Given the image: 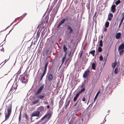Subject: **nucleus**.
<instances>
[{
    "mask_svg": "<svg viewBox=\"0 0 124 124\" xmlns=\"http://www.w3.org/2000/svg\"><path fill=\"white\" fill-rule=\"evenodd\" d=\"M100 60V61H102L103 60V58L102 55H101L99 57Z\"/></svg>",
    "mask_w": 124,
    "mask_h": 124,
    "instance_id": "obj_40",
    "label": "nucleus"
},
{
    "mask_svg": "<svg viewBox=\"0 0 124 124\" xmlns=\"http://www.w3.org/2000/svg\"><path fill=\"white\" fill-rule=\"evenodd\" d=\"M47 108H50V106L49 105H48L47 106Z\"/></svg>",
    "mask_w": 124,
    "mask_h": 124,
    "instance_id": "obj_54",
    "label": "nucleus"
},
{
    "mask_svg": "<svg viewBox=\"0 0 124 124\" xmlns=\"http://www.w3.org/2000/svg\"><path fill=\"white\" fill-rule=\"evenodd\" d=\"M39 124V123H35V124Z\"/></svg>",
    "mask_w": 124,
    "mask_h": 124,
    "instance_id": "obj_61",
    "label": "nucleus"
},
{
    "mask_svg": "<svg viewBox=\"0 0 124 124\" xmlns=\"http://www.w3.org/2000/svg\"><path fill=\"white\" fill-rule=\"evenodd\" d=\"M67 29L68 30H70V31L69 32V33H71L73 31V30L72 29L71 27L69 25L67 26Z\"/></svg>",
    "mask_w": 124,
    "mask_h": 124,
    "instance_id": "obj_10",
    "label": "nucleus"
},
{
    "mask_svg": "<svg viewBox=\"0 0 124 124\" xmlns=\"http://www.w3.org/2000/svg\"><path fill=\"white\" fill-rule=\"evenodd\" d=\"M117 64L116 62H115L113 63L112 64V66L113 68H114L116 66Z\"/></svg>",
    "mask_w": 124,
    "mask_h": 124,
    "instance_id": "obj_23",
    "label": "nucleus"
},
{
    "mask_svg": "<svg viewBox=\"0 0 124 124\" xmlns=\"http://www.w3.org/2000/svg\"><path fill=\"white\" fill-rule=\"evenodd\" d=\"M124 49V44L123 43L122 44L119 46L118 48V50H123Z\"/></svg>",
    "mask_w": 124,
    "mask_h": 124,
    "instance_id": "obj_14",
    "label": "nucleus"
},
{
    "mask_svg": "<svg viewBox=\"0 0 124 124\" xmlns=\"http://www.w3.org/2000/svg\"><path fill=\"white\" fill-rule=\"evenodd\" d=\"M65 58H65V57H64L63 58H62V64L64 63Z\"/></svg>",
    "mask_w": 124,
    "mask_h": 124,
    "instance_id": "obj_42",
    "label": "nucleus"
},
{
    "mask_svg": "<svg viewBox=\"0 0 124 124\" xmlns=\"http://www.w3.org/2000/svg\"><path fill=\"white\" fill-rule=\"evenodd\" d=\"M96 64L94 63H93L92 65V69L94 70H95V69Z\"/></svg>",
    "mask_w": 124,
    "mask_h": 124,
    "instance_id": "obj_21",
    "label": "nucleus"
},
{
    "mask_svg": "<svg viewBox=\"0 0 124 124\" xmlns=\"http://www.w3.org/2000/svg\"><path fill=\"white\" fill-rule=\"evenodd\" d=\"M53 78V76L52 74L51 73H49L48 75V79L51 82Z\"/></svg>",
    "mask_w": 124,
    "mask_h": 124,
    "instance_id": "obj_6",
    "label": "nucleus"
},
{
    "mask_svg": "<svg viewBox=\"0 0 124 124\" xmlns=\"http://www.w3.org/2000/svg\"><path fill=\"white\" fill-rule=\"evenodd\" d=\"M46 117H48L49 119L50 118L51 116V114L49 113H48L47 114L45 115Z\"/></svg>",
    "mask_w": 124,
    "mask_h": 124,
    "instance_id": "obj_22",
    "label": "nucleus"
},
{
    "mask_svg": "<svg viewBox=\"0 0 124 124\" xmlns=\"http://www.w3.org/2000/svg\"><path fill=\"white\" fill-rule=\"evenodd\" d=\"M51 10L50 9V10H49V11H51Z\"/></svg>",
    "mask_w": 124,
    "mask_h": 124,
    "instance_id": "obj_64",
    "label": "nucleus"
},
{
    "mask_svg": "<svg viewBox=\"0 0 124 124\" xmlns=\"http://www.w3.org/2000/svg\"><path fill=\"white\" fill-rule=\"evenodd\" d=\"M121 33L120 32L117 33L116 35V39L120 38L121 36Z\"/></svg>",
    "mask_w": 124,
    "mask_h": 124,
    "instance_id": "obj_13",
    "label": "nucleus"
},
{
    "mask_svg": "<svg viewBox=\"0 0 124 124\" xmlns=\"http://www.w3.org/2000/svg\"><path fill=\"white\" fill-rule=\"evenodd\" d=\"M83 50H82V51L81 52L80 55L79 56V58H81L82 56V54L83 53Z\"/></svg>",
    "mask_w": 124,
    "mask_h": 124,
    "instance_id": "obj_45",
    "label": "nucleus"
},
{
    "mask_svg": "<svg viewBox=\"0 0 124 124\" xmlns=\"http://www.w3.org/2000/svg\"><path fill=\"white\" fill-rule=\"evenodd\" d=\"M7 60H5V63H4V64L5 63H6V62H7Z\"/></svg>",
    "mask_w": 124,
    "mask_h": 124,
    "instance_id": "obj_57",
    "label": "nucleus"
},
{
    "mask_svg": "<svg viewBox=\"0 0 124 124\" xmlns=\"http://www.w3.org/2000/svg\"><path fill=\"white\" fill-rule=\"evenodd\" d=\"M124 19V15H123V17L121 20L120 22L122 23Z\"/></svg>",
    "mask_w": 124,
    "mask_h": 124,
    "instance_id": "obj_43",
    "label": "nucleus"
},
{
    "mask_svg": "<svg viewBox=\"0 0 124 124\" xmlns=\"http://www.w3.org/2000/svg\"><path fill=\"white\" fill-rule=\"evenodd\" d=\"M95 50H92L89 53L92 54L93 56H94L95 55Z\"/></svg>",
    "mask_w": 124,
    "mask_h": 124,
    "instance_id": "obj_19",
    "label": "nucleus"
},
{
    "mask_svg": "<svg viewBox=\"0 0 124 124\" xmlns=\"http://www.w3.org/2000/svg\"><path fill=\"white\" fill-rule=\"evenodd\" d=\"M38 117H37V118H36V119H38Z\"/></svg>",
    "mask_w": 124,
    "mask_h": 124,
    "instance_id": "obj_62",
    "label": "nucleus"
},
{
    "mask_svg": "<svg viewBox=\"0 0 124 124\" xmlns=\"http://www.w3.org/2000/svg\"><path fill=\"white\" fill-rule=\"evenodd\" d=\"M85 88L84 87L81 89V90L78 93L80 95V94L81 93L84 92L85 91Z\"/></svg>",
    "mask_w": 124,
    "mask_h": 124,
    "instance_id": "obj_24",
    "label": "nucleus"
},
{
    "mask_svg": "<svg viewBox=\"0 0 124 124\" xmlns=\"http://www.w3.org/2000/svg\"><path fill=\"white\" fill-rule=\"evenodd\" d=\"M60 82V80L59 79H58V82L57 83H56V89H57L58 88V87L59 83Z\"/></svg>",
    "mask_w": 124,
    "mask_h": 124,
    "instance_id": "obj_29",
    "label": "nucleus"
},
{
    "mask_svg": "<svg viewBox=\"0 0 124 124\" xmlns=\"http://www.w3.org/2000/svg\"><path fill=\"white\" fill-rule=\"evenodd\" d=\"M44 96H44V95H39L38 97V98L40 99H42L44 97Z\"/></svg>",
    "mask_w": 124,
    "mask_h": 124,
    "instance_id": "obj_28",
    "label": "nucleus"
},
{
    "mask_svg": "<svg viewBox=\"0 0 124 124\" xmlns=\"http://www.w3.org/2000/svg\"><path fill=\"white\" fill-rule=\"evenodd\" d=\"M103 36H101V38H103Z\"/></svg>",
    "mask_w": 124,
    "mask_h": 124,
    "instance_id": "obj_63",
    "label": "nucleus"
},
{
    "mask_svg": "<svg viewBox=\"0 0 124 124\" xmlns=\"http://www.w3.org/2000/svg\"><path fill=\"white\" fill-rule=\"evenodd\" d=\"M102 51V48L100 46H99L98 48V52H101Z\"/></svg>",
    "mask_w": 124,
    "mask_h": 124,
    "instance_id": "obj_26",
    "label": "nucleus"
},
{
    "mask_svg": "<svg viewBox=\"0 0 124 124\" xmlns=\"http://www.w3.org/2000/svg\"><path fill=\"white\" fill-rule=\"evenodd\" d=\"M113 15L111 13H109L108 15V20L110 21L111 20L112 18L113 17Z\"/></svg>",
    "mask_w": 124,
    "mask_h": 124,
    "instance_id": "obj_9",
    "label": "nucleus"
},
{
    "mask_svg": "<svg viewBox=\"0 0 124 124\" xmlns=\"http://www.w3.org/2000/svg\"><path fill=\"white\" fill-rule=\"evenodd\" d=\"M38 110L40 112L43 111L44 110V107L42 106H40L38 108Z\"/></svg>",
    "mask_w": 124,
    "mask_h": 124,
    "instance_id": "obj_18",
    "label": "nucleus"
},
{
    "mask_svg": "<svg viewBox=\"0 0 124 124\" xmlns=\"http://www.w3.org/2000/svg\"><path fill=\"white\" fill-rule=\"evenodd\" d=\"M116 6L115 5H112L111 7V11L113 13H114L116 11Z\"/></svg>",
    "mask_w": 124,
    "mask_h": 124,
    "instance_id": "obj_7",
    "label": "nucleus"
},
{
    "mask_svg": "<svg viewBox=\"0 0 124 124\" xmlns=\"http://www.w3.org/2000/svg\"><path fill=\"white\" fill-rule=\"evenodd\" d=\"M73 122H72L71 121H70L69 124H73Z\"/></svg>",
    "mask_w": 124,
    "mask_h": 124,
    "instance_id": "obj_48",
    "label": "nucleus"
},
{
    "mask_svg": "<svg viewBox=\"0 0 124 124\" xmlns=\"http://www.w3.org/2000/svg\"><path fill=\"white\" fill-rule=\"evenodd\" d=\"M46 117V116L45 115V116L41 119V120H43Z\"/></svg>",
    "mask_w": 124,
    "mask_h": 124,
    "instance_id": "obj_47",
    "label": "nucleus"
},
{
    "mask_svg": "<svg viewBox=\"0 0 124 124\" xmlns=\"http://www.w3.org/2000/svg\"><path fill=\"white\" fill-rule=\"evenodd\" d=\"M63 48L64 50V52H65L67 50V48L66 47L65 45H63Z\"/></svg>",
    "mask_w": 124,
    "mask_h": 124,
    "instance_id": "obj_30",
    "label": "nucleus"
},
{
    "mask_svg": "<svg viewBox=\"0 0 124 124\" xmlns=\"http://www.w3.org/2000/svg\"><path fill=\"white\" fill-rule=\"evenodd\" d=\"M21 118V116H20V115L19 117V121H20V119Z\"/></svg>",
    "mask_w": 124,
    "mask_h": 124,
    "instance_id": "obj_53",
    "label": "nucleus"
},
{
    "mask_svg": "<svg viewBox=\"0 0 124 124\" xmlns=\"http://www.w3.org/2000/svg\"><path fill=\"white\" fill-rule=\"evenodd\" d=\"M90 71L88 69L84 72L83 75V77L84 78H85L87 76L88 73Z\"/></svg>",
    "mask_w": 124,
    "mask_h": 124,
    "instance_id": "obj_5",
    "label": "nucleus"
},
{
    "mask_svg": "<svg viewBox=\"0 0 124 124\" xmlns=\"http://www.w3.org/2000/svg\"><path fill=\"white\" fill-rule=\"evenodd\" d=\"M109 25V23L108 22H106L105 26V27L108 28V27Z\"/></svg>",
    "mask_w": 124,
    "mask_h": 124,
    "instance_id": "obj_27",
    "label": "nucleus"
},
{
    "mask_svg": "<svg viewBox=\"0 0 124 124\" xmlns=\"http://www.w3.org/2000/svg\"><path fill=\"white\" fill-rule=\"evenodd\" d=\"M96 14H97V12H96L95 13V14L94 16H93V17H94L95 16Z\"/></svg>",
    "mask_w": 124,
    "mask_h": 124,
    "instance_id": "obj_51",
    "label": "nucleus"
},
{
    "mask_svg": "<svg viewBox=\"0 0 124 124\" xmlns=\"http://www.w3.org/2000/svg\"><path fill=\"white\" fill-rule=\"evenodd\" d=\"M70 58H68L66 59V60L65 61V65H69V63H70V61H69V59Z\"/></svg>",
    "mask_w": 124,
    "mask_h": 124,
    "instance_id": "obj_15",
    "label": "nucleus"
},
{
    "mask_svg": "<svg viewBox=\"0 0 124 124\" xmlns=\"http://www.w3.org/2000/svg\"><path fill=\"white\" fill-rule=\"evenodd\" d=\"M85 86V84L83 83H82L81 85L80 86L81 88H82L83 87H84Z\"/></svg>",
    "mask_w": 124,
    "mask_h": 124,
    "instance_id": "obj_39",
    "label": "nucleus"
},
{
    "mask_svg": "<svg viewBox=\"0 0 124 124\" xmlns=\"http://www.w3.org/2000/svg\"><path fill=\"white\" fill-rule=\"evenodd\" d=\"M82 104L80 101H79V102L77 104V107L76 108V110L77 111H78L79 110L81 109V107L82 106Z\"/></svg>",
    "mask_w": 124,
    "mask_h": 124,
    "instance_id": "obj_4",
    "label": "nucleus"
},
{
    "mask_svg": "<svg viewBox=\"0 0 124 124\" xmlns=\"http://www.w3.org/2000/svg\"><path fill=\"white\" fill-rule=\"evenodd\" d=\"M122 23L120 22V23L119 24V25L120 26H121V25L122 24Z\"/></svg>",
    "mask_w": 124,
    "mask_h": 124,
    "instance_id": "obj_58",
    "label": "nucleus"
},
{
    "mask_svg": "<svg viewBox=\"0 0 124 124\" xmlns=\"http://www.w3.org/2000/svg\"><path fill=\"white\" fill-rule=\"evenodd\" d=\"M58 9L56 7L54 8L53 10V14L55 16L56 14L57 11Z\"/></svg>",
    "mask_w": 124,
    "mask_h": 124,
    "instance_id": "obj_12",
    "label": "nucleus"
},
{
    "mask_svg": "<svg viewBox=\"0 0 124 124\" xmlns=\"http://www.w3.org/2000/svg\"><path fill=\"white\" fill-rule=\"evenodd\" d=\"M107 29L106 27H105L104 30V31H106L107 30Z\"/></svg>",
    "mask_w": 124,
    "mask_h": 124,
    "instance_id": "obj_49",
    "label": "nucleus"
},
{
    "mask_svg": "<svg viewBox=\"0 0 124 124\" xmlns=\"http://www.w3.org/2000/svg\"><path fill=\"white\" fill-rule=\"evenodd\" d=\"M45 104H46L48 103V102H45Z\"/></svg>",
    "mask_w": 124,
    "mask_h": 124,
    "instance_id": "obj_55",
    "label": "nucleus"
},
{
    "mask_svg": "<svg viewBox=\"0 0 124 124\" xmlns=\"http://www.w3.org/2000/svg\"><path fill=\"white\" fill-rule=\"evenodd\" d=\"M1 113L0 112V117L1 116Z\"/></svg>",
    "mask_w": 124,
    "mask_h": 124,
    "instance_id": "obj_60",
    "label": "nucleus"
},
{
    "mask_svg": "<svg viewBox=\"0 0 124 124\" xmlns=\"http://www.w3.org/2000/svg\"><path fill=\"white\" fill-rule=\"evenodd\" d=\"M44 85H42L39 87L37 92V94L39 93L44 88Z\"/></svg>",
    "mask_w": 124,
    "mask_h": 124,
    "instance_id": "obj_11",
    "label": "nucleus"
},
{
    "mask_svg": "<svg viewBox=\"0 0 124 124\" xmlns=\"http://www.w3.org/2000/svg\"><path fill=\"white\" fill-rule=\"evenodd\" d=\"M119 52V54L120 55H122L124 53V50H118Z\"/></svg>",
    "mask_w": 124,
    "mask_h": 124,
    "instance_id": "obj_20",
    "label": "nucleus"
},
{
    "mask_svg": "<svg viewBox=\"0 0 124 124\" xmlns=\"http://www.w3.org/2000/svg\"><path fill=\"white\" fill-rule=\"evenodd\" d=\"M48 62H48V61L47 62V63H46V64L45 65V66L44 70V71L43 72L46 73V71L47 68V65L48 64Z\"/></svg>",
    "mask_w": 124,
    "mask_h": 124,
    "instance_id": "obj_16",
    "label": "nucleus"
},
{
    "mask_svg": "<svg viewBox=\"0 0 124 124\" xmlns=\"http://www.w3.org/2000/svg\"><path fill=\"white\" fill-rule=\"evenodd\" d=\"M40 33L39 32V31H38L37 32V35H36L37 37V38H39V36H40Z\"/></svg>",
    "mask_w": 124,
    "mask_h": 124,
    "instance_id": "obj_36",
    "label": "nucleus"
},
{
    "mask_svg": "<svg viewBox=\"0 0 124 124\" xmlns=\"http://www.w3.org/2000/svg\"><path fill=\"white\" fill-rule=\"evenodd\" d=\"M100 93V91H98L95 97L94 98V100H95V99L97 98V97L99 94V93Z\"/></svg>",
    "mask_w": 124,
    "mask_h": 124,
    "instance_id": "obj_35",
    "label": "nucleus"
},
{
    "mask_svg": "<svg viewBox=\"0 0 124 124\" xmlns=\"http://www.w3.org/2000/svg\"><path fill=\"white\" fill-rule=\"evenodd\" d=\"M102 40H101L100 41V44L99 45V46H100L101 47H102L103 46V44H102Z\"/></svg>",
    "mask_w": 124,
    "mask_h": 124,
    "instance_id": "obj_32",
    "label": "nucleus"
},
{
    "mask_svg": "<svg viewBox=\"0 0 124 124\" xmlns=\"http://www.w3.org/2000/svg\"><path fill=\"white\" fill-rule=\"evenodd\" d=\"M67 53V52H66V53H65V55H64V57H65V58H66V55Z\"/></svg>",
    "mask_w": 124,
    "mask_h": 124,
    "instance_id": "obj_52",
    "label": "nucleus"
},
{
    "mask_svg": "<svg viewBox=\"0 0 124 124\" xmlns=\"http://www.w3.org/2000/svg\"><path fill=\"white\" fill-rule=\"evenodd\" d=\"M86 101V99L85 96H83L82 99V101Z\"/></svg>",
    "mask_w": 124,
    "mask_h": 124,
    "instance_id": "obj_44",
    "label": "nucleus"
},
{
    "mask_svg": "<svg viewBox=\"0 0 124 124\" xmlns=\"http://www.w3.org/2000/svg\"><path fill=\"white\" fill-rule=\"evenodd\" d=\"M120 26L119 25V26H118V28H119V29H120V26Z\"/></svg>",
    "mask_w": 124,
    "mask_h": 124,
    "instance_id": "obj_59",
    "label": "nucleus"
},
{
    "mask_svg": "<svg viewBox=\"0 0 124 124\" xmlns=\"http://www.w3.org/2000/svg\"><path fill=\"white\" fill-rule=\"evenodd\" d=\"M79 95V94L77 93L76 95V96L74 97L73 99V101H76L77 100V99Z\"/></svg>",
    "mask_w": 124,
    "mask_h": 124,
    "instance_id": "obj_17",
    "label": "nucleus"
},
{
    "mask_svg": "<svg viewBox=\"0 0 124 124\" xmlns=\"http://www.w3.org/2000/svg\"><path fill=\"white\" fill-rule=\"evenodd\" d=\"M79 101H78L74 105V106H76V105H77V104L78 103H79Z\"/></svg>",
    "mask_w": 124,
    "mask_h": 124,
    "instance_id": "obj_46",
    "label": "nucleus"
},
{
    "mask_svg": "<svg viewBox=\"0 0 124 124\" xmlns=\"http://www.w3.org/2000/svg\"><path fill=\"white\" fill-rule=\"evenodd\" d=\"M66 21V19L65 18H63L59 23L57 26V28H59L62 24L64 23Z\"/></svg>",
    "mask_w": 124,
    "mask_h": 124,
    "instance_id": "obj_8",
    "label": "nucleus"
},
{
    "mask_svg": "<svg viewBox=\"0 0 124 124\" xmlns=\"http://www.w3.org/2000/svg\"><path fill=\"white\" fill-rule=\"evenodd\" d=\"M12 110L11 105L8 106L7 108V113L5 114V120H7L10 116Z\"/></svg>",
    "mask_w": 124,
    "mask_h": 124,
    "instance_id": "obj_1",
    "label": "nucleus"
},
{
    "mask_svg": "<svg viewBox=\"0 0 124 124\" xmlns=\"http://www.w3.org/2000/svg\"><path fill=\"white\" fill-rule=\"evenodd\" d=\"M45 73H45L44 72H43L42 75L41 77V78H40V81H41L42 79V78H43V77L44 76Z\"/></svg>",
    "mask_w": 124,
    "mask_h": 124,
    "instance_id": "obj_33",
    "label": "nucleus"
},
{
    "mask_svg": "<svg viewBox=\"0 0 124 124\" xmlns=\"http://www.w3.org/2000/svg\"><path fill=\"white\" fill-rule=\"evenodd\" d=\"M45 73H45L44 72H43L42 75L41 77V78H40V81H41L42 79V78H43V77L44 76Z\"/></svg>",
    "mask_w": 124,
    "mask_h": 124,
    "instance_id": "obj_34",
    "label": "nucleus"
},
{
    "mask_svg": "<svg viewBox=\"0 0 124 124\" xmlns=\"http://www.w3.org/2000/svg\"><path fill=\"white\" fill-rule=\"evenodd\" d=\"M31 47H28V49L29 50H30V49L31 48Z\"/></svg>",
    "mask_w": 124,
    "mask_h": 124,
    "instance_id": "obj_56",
    "label": "nucleus"
},
{
    "mask_svg": "<svg viewBox=\"0 0 124 124\" xmlns=\"http://www.w3.org/2000/svg\"><path fill=\"white\" fill-rule=\"evenodd\" d=\"M120 3V0H118L116 2L115 4L116 5H117L118 4Z\"/></svg>",
    "mask_w": 124,
    "mask_h": 124,
    "instance_id": "obj_31",
    "label": "nucleus"
},
{
    "mask_svg": "<svg viewBox=\"0 0 124 124\" xmlns=\"http://www.w3.org/2000/svg\"><path fill=\"white\" fill-rule=\"evenodd\" d=\"M24 115L25 116V118L26 119L28 120V115L26 113H25L24 114Z\"/></svg>",
    "mask_w": 124,
    "mask_h": 124,
    "instance_id": "obj_38",
    "label": "nucleus"
},
{
    "mask_svg": "<svg viewBox=\"0 0 124 124\" xmlns=\"http://www.w3.org/2000/svg\"><path fill=\"white\" fill-rule=\"evenodd\" d=\"M39 101V100L37 99L35 100V101L33 102V104L34 105L36 104V103H38Z\"/></svg>",
    "mask_w": 124,
    "mask_h": 124,
    "instance_id": "obj_25",
    "label": "nucleus"
},
{
    "mask_svg": "<svg viewBox=\"0 0 124 124\" xmlns=\"http://www.w3.org/2000/svg\"><path fill=\"white\" fill-rule=\"evenodd\" d=\"M118 69L117 68H116L114 70V72L115 74H116L117 73Z\"/></svg>",
    "mask_w": 124,
    "mask_h": 124,
    "instance_id": "obj_37",
    "label": "nucleus"
},
{
    "mask_svg": "<svg viewBox=\"0 0 124 124\" xmlns=\"http://www.w3.org/2000/svg\"><path fill=\"white\" fill-rule=\"evenodd\" d=\"M40 112L39 111H37L33 112L31 115V117L37 116L39 117L40 115Z\"/></svg>",
    "mask_w": 124,
    "mask_h": 124,
    "instance_id": "obj_2",
    "label": "nucleus"
},
{
    "mask_svg": "<svg viewBox=\"0 0 124 124\" xmlns=\"http://www.w3.org/2000/svg\"><path fill=\"white\" fill-rule=\"evenodd\" d=\"M71 52H70L68 55L69 57H70V58H71L73 56L72 55H71Z\"/></svg>",
    "mask_w": 124,
    "mask_h": 124,
    "instance_id": "obj_41",
    "label": "nucleus"
},
{
    "mask_svg": "<svg viewBox=\"0 0 124 124\" xmlns=\"http://www.w3.org/2000/svg\"><path fill=\"white\" fill-rule=\"evenodd\" d=\"M25 76H22L20 78L21 81L23 83H26L28 82V80L26 79L25 78Z\"/></svg>",
    "mask_w": 124,
    "mask_h": 124,
    "instance_id": "obj_3",
    "label": "nucleus"
},
{
    "mask_svg": "<svg viewBox=\"0 0 124 124\" xmlns=\"http://www.w3.org/2000/svg\"><path fill=\"white\" fill-rule=\"evenodd\" d=\"M90 96H89V99H88V102H87V104H88V103L89 102V99H90Z\"/></svg>",
    "mask_w": 124,
    "mask_h": 124,
    "instance_id": "obj_50",
    "label": "nucleus"
}]
</instances>
